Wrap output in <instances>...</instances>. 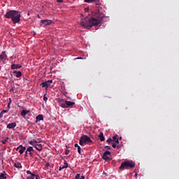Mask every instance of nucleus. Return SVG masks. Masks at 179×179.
<instances>
[{
    "mask_svg": "<svg viewBox=\"0 0 179 179\" xmlns=\"http://www.w3.org/2000/svg\"><path fill=\"white\" fill-rule=\"evenodd\" d=\"M78 152L79 155H82V151H81L80 146L78 147Z\"/></svg>",
    "mask_w": 179,
    "mask_h": 179,
    "instance_id": "cd10ccee",
    "label": "nucleus"
},
{
    "mask_svg": "<svg viewBox=\"0 0 179 179\" xmlns=\"http://www.w3.org/2000/svg\"><path fill=\"white\" fill-rule=\"evenodd\" d=\"M52 83V80H50L46 82L42 83L41 84V86H42V87H45L47 89V87H50V86H51Z\"/></svg>",
    "mask_w": 179,
    "mask_h": 179,
    "instance_id": "6e6552de",
    "label": "nucleus"
},
{
    "mask_svg": "<svg viewBox=\"0 0 179 179\" xmlns=\"http://www.w3.org/2000/svg\"><path fill=\"white\" fill-rule=\"evenodd\" d=\"M8 139H9L8 137H6L4 140H2L1 142H2L3 145L6 144V143L8 142Z\"/></svg>",
    "mask_w": 179,
    "mask_h": 179,
    "instance_id": "b1692460",
    "label": "nucleus"
},
{
    "mask_svg": "<svg viewBox=\"0 0 179 179\" xmlns=\"http://www.w3.org/2000/svg\"><path fill=\"white\" fill-rule=\"evenodd\" d=\"M6 172L5 171L0 173V179H6Z\"/></svg>",
    "mask_w": 179,
    "mask_h": 179,
    "instance_id": "6ab92c4d",
    "label": "nucleus"
},
{
    "mask_svg": "<svg viewBox=\"0 0 179 179\" xmlns=\"http://www.w3.org/2000/svg\"><path fill=\"white\" fill-rule=\"evenodd\" d=\"M27 114H30V110H23L21 112V115L22 117H23L24 118V117H26V115H27Z\"/></svg>",
    "mask_w": 179,
    "mask_h": 179,
    "instance_id": "2eb2a0df",
    "label": "nucleus"
},
{
    "mask_svg": "<svg viewBox=\"0 0 179 179\" xmlns=\"http://www.w3.org/2000/svg\"><path fill=\"white\" fill-rule=\"evenodd\" d=\"M106 142L109 143V145H111L113 143V140L111 138H109Z\"/></svg>",
    "mask_w": 179,
    "mask_h": 179,
    "instance_id": "a878e982",
    "label": "nucleus"
},
{
    "mask_svg": "<svg viewBox=\"0 0 179 179\" xmlns=\"http://www.w3.org/2000/svg\"><path fill=\"white\" fill-rule=\"evenodd\" d=\"M6 59H8L6 52L5 51H3L0 55V61L3 62V64H6Z\"/></svg>",
    "mask_w": 179,
    "mask_h": 179,
    "instance_id": "0eeeda50",
    "label": "nucleus"
},
{
    "mask_svg": "<svg viewBox=\"0 0 179 179\" xmlns=\"http://www.w3.org/2000/svg\"><path fill=\"white\" fill-rule=\"evenodd\" d=\"M64 1V0H57V2H59V3H62Z\"/></svg>",
    "mask_w": 179,
    "mask_h": 179,
    "instance_id": "58836bf2",
    "label": "nucleus"
},
{
    "mask_svg": "<svg viewBox=\"0 0 179 179\" xmlns=\"http://www.w3.org/2000/svg\"><path fill=\"white\" fill-rule=\"evenodd\" d=\"M80 24L83 27H85V29H90V21L88 17L82 18Z\"/></svg>",
    "mask_w": 179,
    "mask_h": 179,
    "instance_id": "423d86ee",
    "label": "nucleus"
},
{
    "mask_svg": "<svg viewBox=\"0 0 179 179\" xmlns=\"http://www.w3.org/2000/svg\"><path fill=\"white\" fill-rule=\"evenodd\" d=\"M15 127H16V122L10 123L7 125V128H8V129H13Z\"/></svg>",
    "mask_w": 179,
    "mask_h": 179,
    "instance_id": "f3484780",
    "label": "nucleus"
},
{
    "mask_svg": "<svg viewBox=\"0 0 179 179\" xmlns=\"http://www.w3.org/2000/svg\"><path fill=\"white\" fill-rule=\"evenodd\" d=\"M10 104V103H9L8 104V106H9Z\"/></svg>",
    "mask_w": 179,
    "mask_h": 179,
    "instance_id": "c03bdc74",
    "label": "nucleus"
},
{
    "mask_svg": "<svg viewBox=\"0 0 179 179\" xmlns=\"http://www.w3.org/2000/svg\"><path fill=\"white\" fill-rule=\"evenodd\" d=\"M75 59H83V57H77V58H75Z\"/></svg>",
    "mask_w": 179,
    "mask_h": 179,
    "instance_id": "ea45409f",
    "label": "nucleus"
},
{
    "mask_svg": "<svg viewBox=\"0 0 179 179\" xmlns=\"http://www.w3.org/2000/svg\"><path fill=\"white\" fill-rule=\"evenodd\" d=\"M73 106H75V102L66 101V108H68V107H72Z\"/></svg>",
    "mask_w": 179,
    "mask_h": 179,
    "instance_id": "ddd939ff",
    "label": "nucleus"
},
{
    "mask_svg": "<svg viewBox=\"0 0 179 179\" xmlns=\"http://www.w3.org/2000/svg\"><path fill=\"white\" fill-rule=\"evenodd\" d=\"M0 69H1V66H0Z\"/></svg>",
    "mask_w": 179,
    "mask_h": 179,
    "instance_id": "a18cd8bd",
    "label": "nucleus"
},
{
    "mask_svg": "<svg viewBox=\"0 0 179 179\" xmlns=\"http://www.w3.org/2000/svg\"><path fill=\"white\" fill-rule=\"evenodd\" d=\"M41 23H42V24H44V26H48L51 24V23H52V21L50 20H43L41 21Z\"/></svg>",
    "mask_w": 179,
    "mask_h": 179,
    "instance_id": "9b49d317",
    "label": "nucleus"
},
{
    "mask_svg": "<svg viewBox=\"0 0 179 179\" xmlns=\"http://www.w3.org/2000/svg\"><path fill=\"white\" fill-rule=\"evenodd\" d=\"M62 169H68V162H64V166H63L62 168H59V170L61 171Z\"/></svg>",
    "mask_w": 179,
    "mask_h": 179,
    "instance_id": "393cba45",
    "label": "nucleus"
},
{
    "mask_svg": "<svg viewBox=\"0 0 179 179\" xmlns=\"http://www.w3.org/2000/svg\"><path fill=\"white\" fill-rule=\"evenodd\" d=\"M117 139H118V138H117V136H115L113 137L112 140H113V142H114V141H117Z\"/></svg>",
    "mask_w": 179,
    "mask_h": 179,
    "instance_id": "2f4dec72",
    "label": "nucleus"
},
{
    "mask_svg": "<svg viewBox=\"0 0 179 179\" xmlns=\"http://www.w3.org/2000/svg\"><path fill=\"white\" fill-rule=\"evenodd\" d=\"M48 100V98L45 96V95L43 96V101H47Z\"/></svg>",
    "mask_w": 179,
    "mask_h": 179,
    "instance_id": "7c9ffc66",
    "label": "nucleus"
},
{
    "mask_svg": "<svg viewBox=\"0 0 179 179\" xmlns=\"http://www.w3.org/2000/svg\"><path fill=\"white\" fill-rule=\"evenodd\" d=\"M59 105L60 106V107H62V108H66V101L64 99L59 100Z\"/></svg>",
    "mask_w": 179,
    "mask_h": 179,
    "instance_id": "9d476101",
    "label": "nucleus"
},
{
    "mask_svg": "<svg viewBox=\"0 0 179 179\" xmlns=\"http://www.w3.org/2000/svg\"><path fill=\"white\" fill-rule=\"evenodd\" d=\"M34 177H36V174L33 173L30 176H29L27 179H34Z\"/></svg>",
    "mask_w": 179,
    "mask_h": 179,
    "instance_id": "5701e85b",
    "label": "nucleus"
},
{
    "mask_svg": "<svg viewBox=\"0 0 179 179\" xmlns=\"http://www.w3.org/2000/svg\"><path fill=\"white\" fill-rule=\"evenodd\" d=\"M13 73H14V76L16 78H20L22 76V72L21 71H14Z\"/></svg>",
    "mask_w": 179,
    "mask_h": 179,
    "instance_id": "aec40b11",
    "label": "nucleus"
},
{
    "mask_svg": "<svg viewBox=\"0 0 179 179\" xmlns=\"http://www.w3.org/2000/svg\"><path fill=\"white\" fill-rule=\"evenodd\" d=\"M74 146L75 148H78L79 145L78 143H76Z\"/></svg>",
    "mask_w": 179,
    "mask_h": 179,
    "instance_id": "a19ab883",
    "label": "nucleus"
},
{
    "mask_svg": "<svg viewBox=\"0 0 179 179\" xmlns=\"http://www.w3.org/2000/svg\"><path fill=\"white\" fill-rule=\"evenodd\" d=\"M92 142H93V141H92V138H90V137H89V136L83 135L80 137L79 144L81 146H85V145H86V143H92Z\"/></svg>",
    "mask_w": 179,
    "mask_h": 179,
    "instance_id": "20e7f679",
    "label": "nucleus"
},
{
    "mask_svg": "<svg viewBox=\"0 0 179 179\" xmlns=\"http://www.w3.org/2000/svg\"><path fill=\"white\" fill-rule=\"evenodd\" d=\"M27 152H29V151H26V152H25V156H26V157H27L29 155H27Z\"/></svg>",
    "mask_w": 179,
    "mask_h": 179,
    "instance_id": "79ce46f5",
    "label": "nucleus"
},
{
    "mask_svg": "<svg viewBox=\"0 0 179 179\" xmlns=\"http://www.w3.org/2000/svg\"><path fill=\"white\" fill-rule=\"evenodd\" d=\"M64 155H69V150H66Z\"/></svg>",
    "mask_w": 179,
    "mask_h": 179,
    "instance_id": "473e14b6",
    "label": "nucleus"
},
{
    "mask_svg": "<svg viewBox=\"0 0 179 179\" xmlns=\"http://www.w3.org/2000/svg\"><path fill=\"white\" fill-rule=\"evenodd\" d=\"M115 143H120V141L118 140V138L117 140L115 141Z\"/></svg>",
    "mask_w": 179,
    "mask_h": 179,
    "instance_id": "4c0bfd02",
    "label": "nucleus"
},
{
    "mask_svg": "<svg viewBox=\"0 0 179 179\" xmlns=\"http://www.w3.org/2000/svg\"><path fill=\"white\" fill-rule=\"evenodd\" d=\"M109 156H111V152L110 151H106L103 153L102 158L103 159V160H109Z\"/></svg>",
    "mask_w": 179,
    "mask_h": 179,
    "instance_id": "1a4fd4ad",
    "label": "nucleus"
},
{
    "mask_svg": "<svg viewBox=\"0 0 179 179\" xmlns=\"http://www.w3.org/2000/svg\"><path fill=\"white\" fill-rule=\"evenodd\" d=\"M76 179H80V174L78 173V174L76 176Z\"/></svg>",
    "mask_w": 179,
    "mask_h": 179,
    "instance_id": "c756f323",
    "label": "nucleus"
},
{
    "mask_svg": "<svg viewBox=\"0 0 179 179\" xmlns=\"http://www.w3.org/2000/svg\"><path fill=\"white\" fill-rule=\"evenodd\" d=\"M20 149V150H19ZM17 150H19V153L20 155H23L24 153V150H26V147H23V145H20L17 148Z\"/></svg>",
    "mask_w": 179,
    "mask_h": 179,
    "instance_id": "f8f14e48",
    "label": "nucleus"
},
{
    "mask_svg": "<svg viewBox=\"0 0 179 179\" xmlns=\"http://www.w3.org/2000/svg\"><path fill=\"white\" fill-rule=\"evenodd\" d=\"M99 138H100L101 142H104L106 138H104V134L103 132H101L99 135Z\"/></svg>",
    "mask_w": 179,
    "mask_h": 179,
    "instance_id": "a211bd4d",
    "label": "nucleus"
},
{
    "mask_svg": "<svg viewBox=\"0 0 179 179\" xmlns=\"http://www.w3.org/2000/svg\"><path fill=\"white\" fill-rule=\"evenodd\" d=\"M33 150H34V149H33V147H29L27 149V152H33Z\"/></svg>",
    "mask_w": 179,
    "mask_h": 179,
    "instance_id": "bb28decb",
    "label": "nucleus"
},
{
    "mask_svg": "<svg viewBox=\"0 0 179 179\" xmlns=\"http://www.w3.org/2000/svg\"><path fill=\"white\" fill-rule=\"evenodd\" d=\"M22 68V65L20 64H12L11 69H20Z\"/></svg>",
    "mask_w": 179,
    "mask_h": 179,
    "instance_id": "dca6fc26",
    "label": "nucleus"
},
{
    "mask_svg": "<svg viewBox=\"0 0 179 179\" xmlns=\"http://www.w3.org/2000/svg\"><path fill=\"white\" fill-rule=\"evenodd\" d=\"M3 114L4 113H3L2 111L0 113V118H2V117H3Z\"/></svg>",
    "mask_w": 179,
    "mask_h": 179,
    "instance_id": "72a5a7b5",
    "label": "nucleus"
},
{
    "mask_svg": "<svg viewBox=\"0 0 179 179\" xmlns=\"http://www.w3.org/2000/svg\"><path fill=\"white\" fill-rule=\"evenodd\" d=\"M135 167V162L134 161L127 160L122 162L120 170H129V169H134Z\"/></svg>",
    "mask_w": 179,
    "mask_h": 179,
    "instance_id": "f03ea898",
    "label": "nucleus"
},
{
    "mask_svg": "<svg viewBox=\"0 0 179 179\" xmlns=\"http://www.w3.org/2000/svg\"><path fill=\"white\" fill-rule=\"evenodd\" d=\"M27 174H30L31 176V174H34V173H32L31 171H27Z\"/></svg>",
    "mask_w": 179,
    "mask_h": 179,
    "instance_id": "c9c22d12",
    "label": "nucleus"
},
{
    "mask_svg": "<svg viewBox=\"0 0 179 179\" xmlns=\"http://www.w3.org/2000/svg\"><path fill=\"white\" fill-rule=\"evenodd\" d=\"M85 12H87L89 10V8H85Z\"/></svg>",
    "mask_w": 179,
    "mask_h": 179,
    "instance_id": "37998d69",
    "label": "nucleus"
},
{
    "mask_svg": "<svg viewBox=\"0 0 179 179\" xmlns=\"http://www.w3.org/2000/svg\"><path fill=\"white\" fill-rule=\"evenodd\" d=\"M111 145H112L113 148H114V149H115L117 148V144L113 142L111 143Z\"/></svg>",
    "mask_w": 179,
    "mask_h": 179,
    "instance_id": "c85d7f7f",
    "label": "nucleus"
},
{
    "mask_svg": "<svg viewBox=\"0 0 179 179\" xmlns=\"http://www.w3.org/2000/svg\"><path fill=\"white\" fill-rule=\"evenodd\" d=\"M15 167H16L17 169H22V164L17 162V163H15L14 164Z\"/></svg>",
    "mask_w": 179,
    "mask_h": 179,
    "instance_id": "4be33fe9",
    "label": "nucleus"
},
{
    "mask_svg": "<svg viewBox=\"0 0 179 179\" xmlns=\"http://www.w3.org/2000/svg\"><path fill=\"white\" fill-rule=\"evenodd\" d=\"M8 110H2L1 112L3 113V114H5L6 113H8Z\"/></svg>",
    "mask_w": 179,
    "mask_h": 179,
    "instance_id": "e433bc0d",
    "label": "nucleus"
},
{
    "mask_svg": "<svg viewBox=\"0 0 179 179\" xmlns=\"http://www.w3.org/2000/svg\"><path fill=\"white\" fill-rule=\"evenodd\" d=\"M103 20V17H91L89 19L90 22V29H92L93 26H99Z\"/></svg>",
    "mask_w": 179,
    "mask_h": 179,
    "instance_id": "7ed1b4c3",
    "label": "nucleus"
},
{
    "mask_svg": "<svg viewBox=\"0 0 179 179\" xmlns=\"http://www.w3.org/2000/svg\"><path fill=\"white\" fill-rule=\"evenodd\" d=\"M85 2L87 3H92V2H94L96 5H99L100 3V0H85Z\"/></svg>",
    "mask_w": 179,
    "mask_h": 179,
    "instance_id": "4468645a",
    "label": "nucleus"
},
{
    "mask_svg": "<svg viewBox=\"0 0 179 179\" xmlns=\"http://www.w3.org/2000/svg\"><path fill=\"white\" fill-rule=\"evenodd\" d=\"M6 19H11L13 23L16 24L20 22V17H22V14L20 11L10 10L4 15Z\"/></svg>",
    "mask_w": 179,
    "mask_h": 179,
    "instance_id": "f257e3e1",
    "label": "nucleus"
},
{
    "mask_svg": "<svg viewBox=\"0 0 179 179\" xmlns=\"http://www.w3.org/2000/svg\"><path fill=\"white\" fill-rule=\"evenodd\" d=\"M105 149L110 150V149H111V147H110V146H108V145H106V146L105 147Z\"/></svg>",
    "mask_w": 179,
    "mask_h": 179,
    "instance_id": "f704fd0d",
    "label": "nucleus"
},
{
    "mask_svg": "<svg viewBox=\"0 0 179 179\" xmlns=\"http://www.w3.org/2000/svg\"><path fill=\"white\" fill-rule=\"evenodd\" d=\"M29 143L32 146H34V148H36V150H38L39 152H41V150H43V145H41V143L37 142V141L34 139V140L29 141Z\"/></svg>",
    "mask_w": 179,
    "mask_h": 179,
    "instance_id": "39448f33",
    "label": "nucleus"
},
{
    "mask_svg": "<svg viewBox=\"0 0 179 179\" xmlns=\"http://www.w3.org/2000/svg\"><path fill=\"white\" fill-rule=\"evenodd\" d=\"M36 121H43V120H44V117H43V115H38L36 116Z\"/></svg>",
    "mask_w": 179,
    "mask_h": 179,
    "instance_id": "412c9836",
    "label": "nucleus"
}]
</instances>
